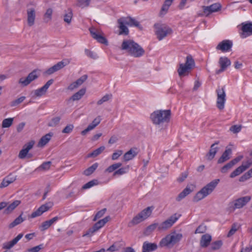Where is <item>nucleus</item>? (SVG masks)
<instances>
[{"mask_svg":"<svg viewBox=\"0 0 252 252\" xmlns=\"http://www.w3.org/2000/svg\"><path fill=\"white\" fill-rule=\"evenodd\" d=\"M121 48L135 58L141 57L145 53L144 49L137 43L131 39L124 40L122 43Z\"/></svg>","mask_w":252,"mask_h":252,"instance_id":"1","label":"nucleus"},{"mask_svg":"<svg viewBox=\"0 0 252 252\" xmlns=\"http://www.w3.org/2000/svg\"><path fill=\"white\" fill-rule=\"evenodd\" d=\"M171 114L170 110H158L151 114L150 118L154 124L159 126L169 122Z\"/></svg>","mask_w":252,"mask_h":252,"instance_id":"2","label":"nucleus"},{"mask_svg":"<svg viewBox=\"0 0 252 252\" xmlns=\"http://www.w3.org/2000/svg\"><path fill=\"white\" fill-rule=\"evenodd\" d=\"M220 179H216L204 187L200 191H199L193 197V201L195 202H198L201 199L209 195L215 189L219 182Z\"/></svg>","mask_w":252,"mask_h":252,"instance_id":"3","label":"nucleus"},{"mask_svg":"<svg viewBox=\"0 0 252 252\" xmlns=\"http://www.w3.org/2000/svg\"><path fill=\"white\" fill-rule=\"evenodd\" d=\"M195 62L192 56L188 55L186 59L185 63H180L177 69V72L180 78L189 75L191 70L194 67Z\"/></svg>","mask_w":252,"mask_h":252,"instance_id":"4","label":"nucleus"},{"mask_svg":"<svg viewBox=\"0 0 252 252\" xmlns=\"http://www.w3.org/2000/svg\"><path fill=\"white\" fill-rule=\"evenodd\" d=\"M182 237L183 235L181 233H171L161 239L159 243V246L161 247H172L178 243L182 239Z\"/></svg>","mask_w":252,"mask_h":252,"instance_id":"5","label":"nucleus"},{"mask_svg":"<svg viewBox=\"0 0 252 252\" xmlns=\"http://www.w3.org/2000/svg\"><path fill=\"white\" fill-rule=\"evenodd\" d=\"M251 200V197L250 196H246L238 198L233 202H231L229 204V206L227 209V211L229 212H233L236 209L242 208Z\"/></svg>","mask_w":252,"mask_h":252,"instance_id":"6","label":"nucleus"},{"mask_svg":"<svg viewBox=\"0 0 252 252\" xmlns=\"http://www.w3.org/2000/svg\"><path fill=\"white\" fill-rule=\"evenodd\" d=\"M154 28L156 29V34L159 40H161L165 38L168 34L172 33V30L169 27L159 23H156L154 25Z\"/></svg>","mask_w":252,"mask_h":252,"instance_id":"7","label":"nucleus"},{"mask_svg":"<svg viewBox=\"0 0 252 252\" xmlns=\"http://www.w3.org/2000/svg\"><path fill=\"white\" fill-rule=\"evenodd\" d=\"M110 219V217L108 216L103 219L98 220L97 222L95 223L92 227L90 228L85 234L83 235V237H91L94 233L97 231L103 226H104V225L108 221H109Z\"/></svg>","mask_w":252,"mask_h":252,"instance_id":"8","label":"nucleus"},{"mask_svg":"<svg viewBox=\"0 0 252 252\" xmlns=\"http://www.w3.org/2000/svg\"><path fill=\"white\" fill-rule=\"evenodd\" d=\"M181 216V215H177V214L172 215L167 220L159 224L158 229L159 230H165L170 228Z\"/></svg>","mask_w":252,"mask_h":252,"instance_id":"9","label":"nucleus"},{"mask_svg":"<svg viewBox=\"0 0 252 252\" xmlns=\"http://www.w3.org/2000/svg\"><path fill=\"white\" fill-rule=\"evenodd\" d=\"M70 63V61L68 59H63L62 61L58 62L52 67L49 68L46 71V73L48 75H51L54 73L62 69L64 66L68 65Z\"/></svg>","mask_w":252,"mask_h":252,"instance_id":"10","label":"nucleus"},{"mask_svg":"<svg viewBox=\"0 0 252 252\" xmlns=\"http://www.w3.org/2000/svg\"><path fill=\"white\" fill-rule=\"evenodd\" d=\"M38 76L39 75L37 74V70H33L29 74L26 78H21L18 83L21 84L22 86L26 87L29 85L32 81L36 79Z\"/></svg>","mask_w":252,"mask_h":252,"instance_id":"11","label":"nucleus"},{"mask_svg":"<svg viewBox=\"0 0 252 252\" xmlns=\"http://www.w3.org/2000/svg\"><path fill=\"white\" fill-rule=\"evenodd\" d=\"M216 91L217 93V106L220 110H222L224 108L226 100V94L224 87H222L221 89L217 90Z\"/></svg>","mask_w":252,"mask_h":252,"instance_id":"12","label":"nucleus"},{"mask_svg":"<svg viewBox=\"0 0 252 252\" xmlns=\"http://www.w3.org/2000/svg\"><path fill=\"white\" fill-rule=\"evenodd\" d=\"M233 42L230 40H223L220 42L216 47L217 50H220L222 52H229L231 50Z\"/></svg>","mask_w":252,"mask_h":252,"instance_id":"13","label":"nucleus"},{"mask_svg":"<svg viewBox=\"0 0 252 252\" xmlns=\"http://www.w3.org/2000/svg\"><path fill=\"white\" fill-rule=\"evenodd\" d=\"M34 143H29L28 144H25L22 149L20 151L18 157L20 159H24L27 157L31 158L32 156V154H29V151L32 149Z\"/></svg>","mask_w":252,"mask_h":252,"instance_id":"14","label":"nucleus"},{"mask_svg":"<svg viewBox=\"0 0 252 252\" xmlns=\"http://www.w3.org/2000/svg\"><path fill=\"white\" fill-rule=\"evenodd\" d=\"M241 30L242 31L240 33L241 38H245L252 35V23H243L242 24Z\"/></svg>","mask_w":252,"mask_h":252,"instance_id":"15","label":"nucleus"},{"mask_svg":"<svg viewBox=\"0 0 252 252\" xmlns=\"http://www.w3.org/2000/svg\"><path fill=\"white\" fill-rule=\"evenodd\" d=\"M219 63L220 65V69L216 70L217 74H220L226 69V68L230 65V60L227 57H221L220 58Z\"/></svg>","mask_w":252,"mask_h":252,"instance_id":"16","label":"nucleus"},{"mask_svg":"<svg viewBox=\"0 0 252 252\" xmlns=\"http://www.w3.org/2000/svg\"><path fill=\"white\" fill-rule=\"evenodd\" d=\"M221 8V5L220 3H215L210 6H203V12L207 15L213 12H216L220 10Z\"/></svg>","mask_w":252,"mask_h":252,"instance_id":"17","label":"nucleus"},{"mask_svg":"<svg viewBox=\"0 0 252 252\" xmlns=\"http://www.w3.org/2000/svg\"><path fill=\"white\" fill-rule=\"evenodd\" d=\"M90 33L93 38L96 39L98 42L105 44H108V41L106 38L102 35L98 34L96 30L94 28H91L89 29Z\"/></svg>","mask_w":252,"mask_h":252,"instance_id":"18","label":"nucleus"},{"mask_svg":"<svg viewBox=\"0 0 252 252\" xmlns=\"http://www.w3.org/2000/svg\"><path fill=\"white\" fill-rule=\"evenodd\" d=\"M53 82L54 80L53 79H51L48 80L43 86L34 91V95L36 96L40 97L44 94L46 93L49 87L53 83Z\"/></svg>","mask_w":252,"mask_h":252,"instance_id":"19","label":"nucleus"},{"mask_svg":"<svg viewBox=\"0 0 252 252\" xmlns=\"http://www.w3.org/2000/svg\"><path fill=\"white\" fill-rule=\"evenodd\" d=\"M126 21L124 17H122L118 20V23L119 24V33L120 35H127L129 33V30L127 27L126 26V23L124 22Z\"/></svg>","mask_w":252,"mask_h":252,"instance_id":"20","label":"nucleus"},{"mask_svg":"<svg viewBox=\"0 0 252 252\" xmlns=\"http://www.w3.org/2000/svg\"><path fill=\"white\" fill-rule=\"evenodd\" d=\"M17 179V176L12 173L9 174L6 176L0 184V188L7 187L9 185L14 183Z\"/></svg>","mask_w":252,"mask_h":252,"instance_id":"21","label":"nucleus"},{"mask_svg":"<svg viewBox=\"0 0 252 252\" xmlns=\"http://www.w3.org/2000/svg\"><path fill=\"white\" fill-rule=\"evenodd\" d=\"M252 163L248 161L245 164H242L241 166H239L235 170H234L230 175V177L231 178H234L236 176L239 175L243 172L245 171L247 169L249 168L251 165Z\"/></svg>","mask_w":252,"mask_h":252,"instance_id":"22","label":"nucleus"},{"mask_svg":"<svg viewBox=\"0 0 252 252\" xmlns=\"http://www.w3.org/2000/svg\"><path fill=\"white\" fill-rule=\"evenodd\" d=\"M139 150L137 148L133 147L131 148L123 156L124 161L126 162L132 159L135 157L137 156Z\"/></svg>","mask_w":252,"mask_h":252,"instance_id":"23","label":"nucleus"},{"mask_svg":"<svg viewBox=\"0 0 252 252\" xmlns=\"http://www.w3.org/2000/svg\"><path fill=\"white\" fill-rule=\"evenodd\" d=\"M52 206V204H45L41 205L37 210L33 212L30 216L31 218H34L41 215L44 212L48 211Z\"/></svg>","mask_w":252,"mask_h":252,"instance_id":"24","label":"nucleus"},{"mask_svg":"<svg viewBox=\"0 0 252 252\" xmlns=\"http://www.w3.org/2000/svg\"><path fill=\"white\" fill-rule=\"evenodd\" d=\"M88 78V75L85 74L78 79L76 81L70 84L67 88V89L72 91L74 89L81 86Z\"/></svg>","mask_w":252,"mask_h":252,"instance_id":"25","label":"nucleus"},{"mask_svg":"<svg viewBox=\"0 0 252 252\" xmlns=\"http://www.w3.org/2000/svg\"><path fill=\"white\" fill-rule=\"evenodd\" d=\"M27 17L28 25L30 27L33 26L35 19V11L33 8L27 9Z\"/></svg>","mask_w":252,"mask_h":252,"instance_id":"26","label":"nucleus"},{"mask_svg":"<svg viewBox=\"0 0 252 252\" xmlns=\"http://www.w3.org/2000/svg\"><path fill=\"white\" fill-rule=\"evenodd\" d=\"M158 246L156 243H152L148 241H145L143 244L142 252H153L156 250Z\"/></svg>","mask_w":252,"mask_h":252,"instance_id":"27","label":"nucleus"},{"mask_svg":"<svg viewBox=\"0 0 252 252\" xmlns=\"http://www.w3.org/2000/svg\"><path fill=\"white\" fill-rule=\"evenodd\" d=\"M100 121L101 119L100 117H97L95 118L93 121L88 126V127L81 132L82 134L83 135H85L88 131L93 129L100 123Z\"/></svg>","mask_w":252,"mask_h":252,"instance_id":"28","label":"nucleus"},{"mask_svg":"<svg viewBox=\"0 0 252 252\" xmlns=\"http://www.w3.org/2000/svg\"><path fill=\"white\" fill-rule=\"evenodd\" d=\"M23 235V234H19L18 235L17 237H16L14 239H13L12 241L5 243L3 245V249H10L12 248L15 245L17 244L18 241L22 238Z\"/></svg>","mask_w":252,"mask_h":252,"instance_id":"29","label":"nucleus"},{"mask_svg":"<svg viewBox=\"0 0 252 252\" xmlns=\"http://www.w3.org/2000/svg\"><path fill=\"white\" fill-rule=\"evenodd\" d=\"M211 240L212 237L210 235L208 234L203 235L200 241V247L202 248L207 247L210 245Z\"/></svg>","mask_w":252,"mask_h":252,"instance_id":"30","label":"nucleus"},{"mask_svg":"<svg viewBox=\"0 0 252 252\" xmlns=\"http://www.w3.org/2000/svg\"><path fill=\"white\" fill-rule=\"evenodd\" d=\"M126 21L125 22L126 23V24L130 27H136L138 28L139 29H142V27L139 24V22H138L136 19L131 17L128 16L126 17H124Z\"/></svg>","mask_w":252,"mask_h":252,"instance_id":"31","label":"nucleus"},{"mask_svg":"<svg viewBox=\"0 0 252 252\" xmlns=\"http://www.w3.org/2000/svg\"><path fill=\"white\" fill-rule=\"evenodd\" d=\"M191 186H187L186 188L181 193H179L176 198V200L177 201H181L182 199L185 198L186 196H187L193 191V188L192 187V188H191Z\"/></svg>","mask_w":252,"mask_h":252,"instance_id":"32","label":"nucleus"},{"mask_svg":"<svg viewBox=\"0 0 252 252\" xmlns=\"http://www.w3.org/2000/svg\"><path fill=\"white\" fill-rule=\"evenodd\" d=\"M20 203V200H15L7 206L4 211V213L5 214H10Z\"/></svg>","mask_w":252,"mask_h":252,"instance_id":"33","label":"nucleus"},{"mask_svg":"<svg viewBox=\"0 0 252 252\" xmlns=\"http://www.w3.org/2000/svg\"><path fill=\"white\" fill-rule=\"evenodd\" d=\"M144 220L145 219L143 218V217H142V215L138 213L128 223V226L129 227H133V226L139 224Z\"/></svg>","mask_w":252,"mask_h":252,"instance_id":"34","label":"nucleus"},{"mask_svg":"<svg viewBox=\"0 0 252 252\" xmlns=\"http://www.w3.org/2000/svg\"><path fill=\"white\" fill-rule=\"evenodd\" d=\"M232 151L230 148H227L222 156L218 159V163H221L228 160L230 158V155L231 154Z\"/></svg>","mask_w":252,"mask_h":252,"instance_id":"35","label":"nucleus"},{"mask_svg":"<svg viewBox=\"0 0 252 252\" xmlns=\"http://www.w3.org/2000/svg\"><path fill=\"white\" fill-rule=\"evenodd\" d=\"M217 145L218 143H214L211 145L209 152L207 155L208 159L211 160L214 158L218 150Z\"/></svg>","mask_w":252,"mask_h":252,"instance_id":"36","label":"nucleus"},{"mask_svg":"<svg viewBox=\"0 0 252 252\" xmlns=\"http://www.w3.org/2000/svg\"><path fill=\"white\" fill-rule=\"evenodd\" d=\"M173 0H165L164 1L159 13L160 16L164 15L167 12Z\"/></svg>","mask_w":252,"mask_h":252,"instance_id":"37","label":"nucleus"},{"mask_svg":"<svg viewBox=\"0 0 252 252\" xmlns=\"http://www.w3.org/2000/svg\"><path fill=\"white\" fill-rule=\"evenodd\" d=\"M86 89L82 88L80 89L77 93H75L73 94L71 97L69 98V100L72 101H76L80 100L83 96L86 93Z\"/></svg>","mask_w":252,"mask_h":252,"instance_id":"38","label":"nucleus"},{"mask_svg":"<svg viewBox=\"0 0 252 252\" xmlns=\"http://www.w3.org/2000/svg\"><path fill=\"white\" fill-rule=\"evenodd\" d=\"M159 224L158 223H153L146 228L143 233L145 235L148 236L150 235L154 230L158 227Z\"/></svg>","mask_w":252,"mask_h":252,"instance_id":"39","label":"nucleus"},{"mask_svg":"<svg viewBox=\"0 0 252 252\" xmlns=\"http://www.w3.org/2000/svg\"><path fill=\"white\" fill-rule=\"evenodd\" d=\"M22 214L23 213H22L18 217L16 218L11 223L9 224L8 227L9 229L14 227L16 225L21 223L24 221L25 219L22 217Z\"/></svg>","mask_w":252,"mask_h":252,"instance_id":"40","label":"nucleus"},{"mask_svg":"<svg viewBox=\"0 0 252 252\" xmlns=\"http://www.w3.org/2000/svg\"><path fill=\"white\" fill-rule=\"evenodd\" d=\"M153 207H148L141 212L139 214L142 215V217L146 220L149 217H150L152 214Z\"/></svg>","mask_w":252,"mask_h":252,"instance_id":"41","label":"nucleus"},{"mask_svg":"<svg viewBox=\"0 0 252 252\" xmlns=\"http://www.w3.org/2000/svg\"><path fill=\"white\" fill-rule=\"evenodd\" d=\"M98 166V164L95 163L93 164L91 166L89 167L84 171L83 174L86 176H89L91 175Z\"/></svg>","mask_w":252,"mask_h":252,"instance_id":"42","label":"nucleus"},{"mask_svg":"<svg viewBox=\"0 0 252 252\" xmlns=\"http://www.w3.org/2000/svg\"><path fill=\"white\" fill-rule=\"evenodd\" d=\"M104 149H105L104 146H101L99 148H97V149L94 150L92 153L89 154L88 155L87 157H93V158L96 157L98 155H99L100 153H101L104 151Z\"/></svg>","mask_w":252,"mask_h":252,"instance_id":"43","label":"nucleus"},{"mask_svg":"<svg viewBox=\"0 0 252 252\" xmlns=\"http://www.w3.org/2000/svg\"><path fill=\"white\" fill-rule=\"evenodd\" d=\"M52 13L53 10L51 8H49L47 9L44 15V21L45 23H48L51 20Z\"/></svg>","mask_w":252,"mask_h":252,"instance_id":"44","label":"nucleus"},{"mask_svg":"<svg viewBox=\"0 0 252 252\" xmlns=\"http://www.w3.org/2000/svg\"><path fill=\"white\" fill-rule=\"evenodd\" d=\"M13 122V118H9L4 119L2 122L1 126L2 128H8L12 124Z\"/></svg>","mask_w":252,"mask_h":252,"instance_id":"45","label":"nucleus"},{"mask_svg":"<svg viewBox=\"0 0 252 252\" xmlns=\"http://www.w3.org/2000/svg\"><path fill=\"white\" fill-rule=\"evenodd\" d=\"M73 14L72 10L70 9H68V12L65 13L64 15L63 20L65 22L69 24L72 20Z\"/></svg>","mask_w":252,"mask_h":252,"instance_id":"46","label":"nucleus"},{"mask_svg":"<svg viewBox=\"0 0 252 252\" xmlns=\"http://www.w3.org/2000/svg\"><path fill=\"white\" fill-rule=\"evenodd\" d=\"M51 162L47 161L43 163L40 166H39L36 170L38 171H44L48 170L51 166Z\"/></svg>","mask_w":252,"mask_h":252,"instance_id":"47","label":"nucleus"},{"mask_svg":"<svg viewBox=\"0 0 252 252\" xmlns=\"http://www.w3.org/2000/svg\"><path fill=\"white\" fill-rule=\"evenodd\" d=\"M252 177V168L243 174L240 178V182H244Z\"/></svg>","mask_w":252,"mask_h":252,"instance_id":"48","label":"nucleus"},{"mask_svg":"<svg viewBox=\"0 0 252 252\" xmlns=\"http://www.w3.org/2000/svg\"><path fill=\"white\" fill-rule=\"evenodd\" d=\"M98 184V181L96 180H93L92 181H89L87 183L85 184L83 187H82V189H89L92 187H93L94 185H96Z\"/></svg>","mask_w":252,"mask_h":252,"instance_id":"49","label":"nucleus"},{"mask_svg":"<svg viewBox=\"0 0 252 252\" xmlns=\"http://www.w3.org/2000/svg\"><path fill=\"white\" fill-rule=\"evenodd\" d=\"M222 245V242L221 240H218L213 242L211 244V249L212 250L215 251L219 250Z\"/></svg>","mask_w":252,"mask_h":252,"instance_id":"50","label":"nucleus"},{"mask_svg":"<svg viewBox=\"0 0 252 252\" xmlns=\"http://www.w3.org/2000/svg\"><path fill=\"white\" fill-rule=\"evenodd\" d=\"M122 165V164L121 163H116L115 164H113L110 166H109L106 169V171L111 173L114 171V170H116L117 169L119 168Z\"/></svg>","mask_w":252,"mask_h":252,"instance_id":"51","label":"nucleus"},{"mask_svg":"<svg viewBox=\"0 0 252 252\" xmlns=\"http://www.w3.org/2000/svg\"><path fill=\"white\" fill-rule=\"evenodd\" d=\"M25 98H26L25 96H22L13 101H12L11 102V104H10L11 106L14 107V106H17L18 105H19V104L22 103L25 99Z\"/></svg>","mask_w":252,"mask_h":252,"instance_id":"52","label":"nucleus"},{"mask_svg":"<svg viewBox=\"0 0 252 252\" xmlns=\"http://www.w3.org/2000/svg\"><path fill=\"white\" fill-rule=\"evenodd\" d=\"M106 208H104L97 212L93 219V221H96L97 219L101 218L105 213Z\"/></svg>","mask_w":252,"mask_h":252,"instance_id":"53","label":"nucleus"},{"mask_svg":"<svg viewBox=\"0 0 252 252\" xmlns=\"http://www.w3.org/2000/svg\"><path fill=\"white\" fill-rule=\"evenodd\" d=\"M85 54L90 58H92L93 59H96L98 57L97 56V54L96 53H95L94 52L89 49H86L85 50Z\"/></svg>","mask_w":252,"mask_h":252,"instance_id":"54","label":"nucleus"},{"mask_svg":"<svg viewBox=\"0 0 252 252\" xmlns=\"http://www.w3.org/2000/svg\"><path fill=\"white\" fill-rule=\"evenodd\" d=\"M234 166L232 162L230 161L228 163L223 166L221 169L222 173H226L227 171L231 169Z\"/></svg>","mask_w":252,"mask_h":252,"instance_id":"55","label":"nucleus"},{"mask_svg":"<svg viewBox=\"0 0 252 252\" xmlns=\"http://www.w3.org/2000/svg\"><path fill=\"white\" fill-rule=\"evenodd\" d=\"M239 226H237V224L234 223L232 224L231 228L228 233L227 237H230L233 235L236 231L238 229Z\"/></svg>","mask_w":252,"mask_h":252,"instance_id":"56","label":"nucleus"},{"mask_svg":"<svg viewBox=\"0 0 252 252\" xmlns=\"http://www.w3.org/2000/svg\"><path fill=\"white\" fill-rule=\"evenodd\" d=\"M53 135V134L52 133H48L44 135L43 136H42L38 142H49L50 140Z\"/></svg>","mask_w":252,"mask_h":252,"instance_id":"57","label":"nucleus"},{"mask_svg":"<svg viewBox=\"0 0 252 252\" xmlns=\"http://www.w3.org/2000/svg\"><path fill=\"white\" fill-rule=\"evenodd\" d=\"M123 154V151L121 150L115 151L112 155V159L113 160L117 159Z\"/></svg>","mask_w":252,"mask_h":252,"instance_id":"58","label":"nucleus"},{"mask_svg":"<svg viewBox=\"0 0 252 252\" xmlns=\"http://www.w3.org/2000/svg\"><path fill=\"white\" fill-rule=\"evenodd\" d=\"M111 97V95H109L108 94H105L97 102V105H100L102 104L103 103L107 101Z\"/></svg>","mask_w":252,"mask_h":252,"instance_id":"59","label":"nucleus"},{"mask_svg":"<svg viewBox=\"0 0 252 252\" xmlns=\"http://www.w3.org/2000/svg\"><path fill=\"white\" fill-rule=\"evenodd\" d=\"M74 126L72 124L67 125L62 130L64 133H70L73 130Z\"/></svg>","mask_w":252,"mask_h":252,"instance_id":"60","label":"nucleus"},{"mask_svg":"<svg viewBox=\"0 0 252 252\" xmlns=\"http://www.w3.org/2000/svg\"><path fill=\"white\" fill-rule=\"evenodd\" d=\"M61 118L59 117H56L55 118H53L51 122L49 123V126H56L57 125H58L60 121Z\"/></svg>","mask_w":252,"mask_h":252,"instance_id":"61","label":"nucleus"},{"mask_svg":"<svg viewBox=\"0 0 252 252\" xmlns=\"http://www.w3.org/2000/svg\"><path fill=\"white\" fill-rule=\"evenodd\" d=\"M43 248V245L41 244L27 250V252H38Z\"/></svg>","mask_w":252,"mask_h":252,"instance_id":"62","label":"nucleus"},{"mask_svg":"<svg viewBox=\"0 0 252 252\" xmlns=\"http://www.w3.org/2000/svg\"><path fill=\"white\" fill-rule=\"evenodd\" d=\"M229 130L234 133H237L241 131V126L238 125H233L230 127Z\"/></svg>","mask_w":252,"mask_h":252,"instance_id":"63","label":"nucleus"},{"mask_svg":"<svg viewBox=\"0 0 252 252\" xmlns=\"http://www.w3.org/2000/svg\"><path fill=\"white\" fill-rule=\"evenodd\" d=\"M188 176V172L187 171L185 172L184 173H183L181 174V177H179L177 179V181L179 183L183 182L187 178Z\"/></svg>","mask_w":252,"mask_h":252,"instance_id":"64","label":"nucleus"}]
</instances>
